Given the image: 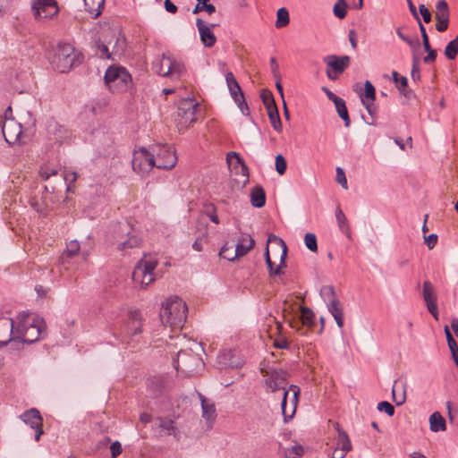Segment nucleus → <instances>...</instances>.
<instances>
[{"instance_id":"nucleus-1","label":"nucleus","mask_w":458,"mask_h":458,"mask_svg":"<svg viewBox=\"0 0 458 458\" xmlns=\"http://www.w3.org/2000/svg\"><path fill=\"white\" fill-rule=\"evenodd\" d=\"M266 384L272 392L284 390L281 403L282 413L284 422H288L295 414L301 389L298 386L291 385L289 390H285L287 381L284 372L273 371Z\"/></svg>"},{"instance_id":"nucleus-2","label":"nucleus","mask_w":458,"mask_h":458,"mask_svg":"<svg viewBox=\"0 0 458 458\" xmlns=\"http://www.w3.org/2000/svg\"><path fill=\"white\" fill-rule=\"evenodd\" d=\"M174 387L172 377L166 374L150 376L145 381V399L148 406L157 410L169 403V393Z\"/></svg>"},{"instance_id":"nucleus-3","label":"nucleus","mask_w":458,"mask_h":458,"mask_svg":"<svg viewBox=\"0 0 458 458\" xmlns=\"http://www.w3.org/2000/svg\"><path fill=\"white\" fill-rule=\"evenodd\" d=\"M287 246L285 242L275 234L268 236L265 251V259L269 270V276L284 275L286 267Z\"/></svg>"},{"instance_id":"nucleus-4","label":"nucleus","mask_w":458,"mask_h":458,"mask_svg":"<svg viewBox=\"0 0 458 458\" xmlns=\"http://www.w3.org/2000/svg\"><path fill=\"white\" fill-rule=\"evenodd\" d=\"M47 326L42 318L35 314L23 316L15 328L20 346L33 344L46 335Z\"/></svg>"},{"instance_id":"nucleus-5","label":"nucleus","mask_w":458,"mask_h":458,"mask_svg":"<svg viewBox=\"0 0 458 458\" xmlns=\"http://www.w3.org/2000/svg\"><path fill=\"white\" fill-rule=\"evenodd\" d=\"M188 307L181 298L175 296L167 299L163 304L159 313L160 320L164 325L174 330L182 329L187 318Z\"/></svg>"},{"instance_id":"nucleus-6","label":"nucleus","mask_w":458,"mask_h":458,"mask_svg":"<svg viewBox=\"0 0 458 458\" xmlns=\"http://www.w3.org/2000/svg\"><path fill=\"white\" fill-rule=\"evenodd\" d=\"M145 159L151 167L171 170L177 163L175 149L167 144H153L145 148Z\"/></svg>"},{"instance_id":"nucleus-7","label":"nucleus","mask_w":458,"mask_h":458,"mask_svg":"<svg viewBox=\"0 0 458 458\" xmlns=\"http://www.w3.org/2000/svg\"><path fill=\"white\" fill-rule=\"evenodd\" d=\"M102 38L97 44L100 57L114 61L120 59L126 47L124 37L113 30H105Z\"/></svg>"},{"instance_id":"nucleus-8","label":"nucleus","mask_w":458,"mask_h":458,"mask_svg":"<svg viewBox=\"0 0 458 458\" xmlns=\"http://www.w3.org/2000/svg\"><path fill=\"white\" fill-rule=\"evenodd\" d=\"M82 55L76 53L74 47L69 43H59L52 60V65L60 72H66L73 66L80 64Z\"/></svg>"},{"instance_id":"nucleus-9","label":"nucleus","mask_w":458,"mask_h":458,"mask_svg":"<svg viewBox=\"0 0 458 458\" xmlns=\"http://www.w3.org/2000/svg\"><path fill=\"white\" fill-rule=\"evenodd\" d=\"M174 367L184 377H193L203 369L204 362L199 354L191 350H184L178 352Z\"/></svg>"},{"instance_id":"nucleus-10","label":"nucleus","mask_w":458,"mask_h":458,"mask_svg":"<svg viewBox=\"0 0 458 458\" xmlns=\"http://www.w3.org/2000/svg\"><path fill=\"white\" fill-rule=\"evenodd\" d=\"M198 107L199 103L195 98H183L179 102L174 123L180 133H183L197 121Z\"/></svg>"},{"instance_id":"nucleus-11","label":"nucleus","mask_w":458,"mask_h":458,"mask_svg":"<svg viewBox=\"0 0 458 458\" xmlns=\"http://www.w3.org/2000/svg\"><path fill=\"white\" fill-rule=\"evenodd\" d=\"M104 79L106 86L113 92L124 91L131 83L130 73L122 66H110L106 70Z\"/></svg>"},{"instance_id":"nucleus-12","label":"nucleus","mask_w":458,"mask_h":458,"mask_svg":"<svg viewBox=\"0 0 458 458\" xmlns=\"http://www.w3.org/2000/svg\"><path fill=\"white\" fill-rule=\"evenodd\" d=\"M152 70L161 76L178 79L185 72V65L181 61L163 55L153 63Z\"/></svg>"},{"instance_id":"nucleus-13","label":"nucleus","mask_w":458,"mask_h":458,"mask_svg":"<svg viewBox=\"0 0 458 458\" xmlns=\"http://www.w3.org/2000/svg\"><path fill=\"white\" fill-rule=\"evenodd\" d=\"M320 294L327 301L328 311L334 317L337 326L342 328L344 327V309L335 294L334 287L331 285L323 286L320 290Z\"/></svg>"},{"instance_id":"nucleus-14","label":"nucleus","mask_w":458,"mask_h":458,"mask_svg":"<svg viewBox=\"0 0 458 458\" xmlns=\"http://www.w3.org/2000/svg\"><path fill=\"white\" fill-rule=\"evenodd\" d=\"M323 61L327 65L326 74L331 81H336L351 64L348 55H330L324 57Z\"/></svg>"},{"instance_id":"nucleus-15","label":"nucleus","mask_w":458,"mask_h":458,"mask_svg":"<svg viewBox=\"0 0 458 458\" xmlns=\"http://www.w3.org/2000/svg\"><path fill=\"white\" fill-rule=\"evenodd\" d=\"M2 133L5 141L9 144H23L26 142V135L21 124L13 118H6L2 124Z\"/></svg>"},{"instance_id":"nucleus-16","label":"nucleus","mask_w":458,"mask_h":458,"mask_svg":"<svg viewBox=\"0 0 458 458\" xmlns=\"http://www.w3.org/2000/svg\"><path fill=\"white\" fill-rule=\"evenodd\" d=\"M13 321L7 317L0 318V346L9 345L11 349H19L20 341L13 330Z\"/></svg>"},{"instance_id":"nucleus-17","label":"nucleus","mask_w":458,"mask_h":458,"mask_svg":"<svg viewBox=\"0 0 458 458\" xmlns=\"http://www.w3.org/2000/svg\"><path fill=\"white\" fill-rule=\"evenodd\" d=\"M31 7L37 20L53 18L59 12L55 0H33Z\"/></svg>"},{"instance_id":"nucleus-18","label":"nucleus","mask_w":458,"mask_h":458,"mask_svg":"<svg viewBox=\"0 0 458 458\" xmlns=\"http://www.w3.org/2000/svg\"><path fill=\"white\" fill-rule=\"evenodd\" d=\"M422 297L429 313L435 319H438L437 296L433 284L426 280L423 282Z\"/></svg>"},{"instance_id":"nucleus-19","label":"nucleus","mask_w":458,"mask_h":458,"mask_svg":"<svg viewBox=\"0 0 458 458\" xmlns=\"http://www.w3.org/2000/svg\"><path fill=\"white\" fill-rule=\"evenodd\" d=\"M20 419L26 424L30 425L31 428L36 430L35 440L38 441L43 434L42 422L43 419L40 412L36 408H31L24 411Z\"/></svg>"},{"instance_id":"nucleus-20","label":"nucleus","mask_w":458,"mask_h":458,"mask_svg":"<svg viewBox=\"0 0 458 458\" xmlns=\"http://www.w3.org/2000/svg\"><path fill=\"white\" fill-rule=\"evenodd\" d=\"M196 25H197L202 44L206 47H214L216 42V37L214 34L212 29L214 27L217 26V24L212 23V24L208 25V24L205 23V21L202 19L198 18L196 21Z\"/></svg>"},{"instance_id":"nucleus-21","label":"nucleus","mask_w":458,"mask_h":458,"mask_svg":"<svg viewBox=\"0 0 458 458\" xmlns=\"http://www.w3.org/2000/svg\"><path fill=\"white\" fill-rule=\"evenodd\" d=\"M334 428L338 434L335 441V446L342 448L343 451L350 452L352 446L347 432L341 428L338 422L334 423Z\"/></svg>"},{"instance_id":"nucleus-22","label":"nucleus","mask_w":458,"mask_h":458,"mask_svg":"<svg viewBox=\"0 0 458 458\" xmlns=\"http://www.w3.org/2000/svg\"><path fill=\"white\" fill-rule=\"evenodd\" d=\"M237 88H233V86L228 87L230 94L242 114H249V107L245 101V98L243 95V92L239 85V83L236 85Z\"/></svg>"},{"instance_id":"nucleus-23","label":"nucleus","mask_w":458,"mask_h":458,"mask_svg":"<svg viewBox=\"0 0 458 458\" xmlns=\"http://www.w3.org/2000/svg\"><path fill=\"white\" fill-rule=\"evenodd\" d=\"M128 327L134 335L141 333V312L140 310L130 311Z\"/></svg>"},{"instance_id":"nucleus-24","label":"nucleus","mask_w":458,"mask_h":458,"mask_svg":"<svg viewBox=\"0 0 458 458\" xmlns=\"http://www.w3.org/2000/svg\"><path fill=\"white\" fill-rule=\"evenodd\" d=\"M250 202L255 208H262L266 203V192L264 189L257 185L250 191Z\"/></svg>"},{"instance_id":"nucleus-25","label":"nucleus","mask_w":458,"mask_h":458,"mask_svg":"<svg viewBox=\"0 0 458 458\" xmlns=\"http://www.w3.org/2000/svg\"><path fill=\"white\" fill-rule=\"evenodd\" d=\"M254 244L255 242L250 236L242 237L234 246V249L239 257H243L254 247Z\"/></svg>"},{"instance_id":"nucleus-26","label":"nucleus","mask_w":458,"mask_h":458,"mask_svg":"<svg viewBox=\"0 0 458 458\" xmlns=\"http://www.w3.org/2000/svg\"><path fill=\"white\" fill-rule=\"evenodd\" d=\"M201 408H202V416L206 420H212L216 416V407L213 402H209L206 399L205 396L199 394Z\"/></svg>"},{"instance_id":"nucleus-27","label":"nucleus","mask_w":458,"mask_h":458,"mask_svg":"<svg viewBox=\"0 0 458 458\" xmlns=\"http://www.w3.org/2000/svg\"><path fill=\"white\" fill-rule=\"evenodd\" d=\"M235 158V161L238 165H240V173L242 176L243 177L242 182L245 184L249 182V169L246 164L244 163L243 159L241 157V156L237 152H229L226 156V160L230 164L231 158Z\"/></svg>"},{"instance_id":"nucleus-28","label":"nucleus","mask_w":458,"mask_h":458,"mask_svg":"<svg viewBox=\"0 0 458 458\" xmlns=\"http://www.w3.org/2000/svg\"><path fill=\"white\" fill-rule=\"evenodd\" d=\"M430 430L433 432L445 431L446 429L445 420L436 411L429 417Z\"/></svg>"},{"instance_id":"nucleus-29","label":"nucleus","mask_w":458,"mask_h":458,"mask_svg":"<svg viewBox=\"0 0 458 458\" xmlns=\"http://www.w3.org/2000/svg\"><path fill=\"white\" fill-rule=\"evenodd\" d=\"M81 245L78 241L72 240L69 242L66 245L65 250L62 254L63 262H66L68 259H72L75 256L80 254Z\"/></svg>"},{"instance_id":"nucleus-30","label":"nucleus","mask_w":458,"mask_h":458,"mask_svg":"<svg viewBox=\"0 0 458 458\" xmlns=\"http://www.w3.org/2000/svg\"><path fill=\"white\" fill-rule=\"evenodd\" d=\"M86 11L98 17L101 13V10L104 7L105 0H83Z\"/></svg>"},{"instance_id":"nucleus-31","label":"nucleus","mask_w":458,"mask_h":458,"mask_svg":"<svg viewBox=\"0 0 458 458\" xmlns=\"http://www.w3.org/2000/svg\"><path fill=\"white\" fill-rule=\"evenodd\" d=\"M436 20H449L450 19V9L445 0H439L436 4Z\"/></svg>"},{"instance_id":"nucleus-32","label":"nucleus","mask_w":458,"mask_h":458,"mask_svg":"<svg viewBox=\"0 0 458 458\" xmlns=\"http://www.w3.org/2000/svg\"><path fill=\"white\" fill-rule=\"evenodd\" d=\"M335 217L340 230L347 236H350L351 231L347 218L339 206L335 208Z\"/></svg>"},{"instance_id":"nucleus-33","label":"nucleus","mask_w":458,"mask_h":458,"mask_svg":"<svg viewBox=\"0 0 458 458\" xmlns=\"http://www.w3.org/2000/svg\"><path fill=\"white\" fill-rule=\"evenodd\" d=\"M361 103L367 101H375L376 99V89L373 84L369 81H366L364 84V91L360 94Z\"/></svg>"},{"instance_id":"nucleus-34","label":"nucleus","mask_w":458,"mask_h":458,"mask_svg":"<svg viewBox=\"0 0 458 458\" xmlns=\"http://www.w3.org/2000/svg\"><path fill=\"white\" fill-rule=\"evenodd\" d=\"M334 104L335 106L338 115L344 120V125L348 127L351 123V120L348 114L345 101L343 98H339Z\"/></svg>"},{"instance_id":"nucleus-35","label":"nucleus","mask_w":458,"mask_h":458,"mask_svg":"<svg viewBox=\"0 0 458 458\" xmlns=\"http://www.w3.org/2000/svg\"><path fill=\"white\" fill-rule=\"evenodd\" d=\"M158 427L160 428V435L170 436L175 435L176 428L174 426V421L168 419H159Z\"/></svg>"},{"instance_id":"nucleus-36","label":"nucleus","mask_w":458,"mask_h":458,"mask_svg":"<svg viewBox=\"0 0 458 458\" xmlns=\"http://www.w3.org/2000/svg\"><path fill=\"white\" fill-rule=\"evenodd\" d=\"M267 114L274 130L276 131L277 132H281L283 130V125L277 107H273L270 108V110H267Z\"/></svg>"},{"instance_id":"nucleus-37","label":"nucleus","mask_w":458,"mask_h":458,"mask_svg":"<svg viewBox=\"0 0 458 458\" xmlns=\"http://www.w3.org/2000/svg\"><path fill=\"white\" fill-rule=\"evenodd\" d=\"M219 256L229 261H233L239 257L234 249V245H229L227 242L222 246Z\"/></svg>"},{"instance_id":"nucleus-38","label":"nucleus","mask_w":458,"mask_h":458,"mask_svg":"<svg viewBox=\"0 0 458 458\" xmlns=\"http://www.w3.org/2000/svg\"><path fill=\"white\" fill-rule=\"evenodd\" d=\"M458 55V35L451 40L445 48V55L449 60H454Z\"/></svg>"},{"instance_id":"nucleus-39","label":"nucleus","mask_w":458,"mask_h":458,"mask_svg":"<svg viewBox=\"0 0 458 458\" xmlns=\"http://www.w3.org/2000/svg\"><path fill=\"white\" fill-rule=\"evenodd\" d=\"M303 446L298 444L291 447L283 448L284 458H299L303 454Z\"/></svg>"},{"instance_id":"nucleus-40","label":"nucleus","mask_w":458,"mask_h":458,"mask_svg":"<svg viewBox=\"0 0 458 458\" xmlns=\"http://www.w3.org/2000/svg\"><path fill=\"white\" fill-rule=\"evenodd\" d=\"M219 357L224 364L232 368H238L242 364L241 360H233L234 357V352L232 350L224 352Z\"/></svg>"},{"instance_id":"nucleus-41","label":"nucleus","mask_w":458,"mask_h":458,"mask_svg":"<svg viewBox=\"0 0 458 458\" xmlns=\"http://www.w3.org/2000/svg\"><path fill=\"white\" fill-rule=\"evenodd\" d=\"M289 21L290 18L288 11L284 7L278 9L276 13V27L278 29L285 27L289 24Z\"/></svg>"},{"instance_id":"nucleus-42","label":"nucleus","mask_w":458,"mask_h":458,"mask_svg":"<svg viewBox=\"0 0 458 458\" xmlns=\"http://www.w3.org/2000/svg\"><path fill=\"white\" fill-rule=\"evenodd\" d=\"M209 0H197V4L193 9V13H198L199 12L205 11L208 14H212L216 12V6L212 4H208Z\"/></svg>"},{"instance_id":"nucleus-43","label":"nucleus","mask_w":458,"mask_h":458,"mask_svg":"<svg viewBox=\"0 0 458 458\" xmlns=\"http://www.w3.org/2000/svg\"><path fill=\"white\" fill-rule=\"evenodd\" d=\"M301 311L302 324L309 327H313L315 324V322H314L315 315H314L313 311L308 307H302Z\"/></svg>"},{"instance_id":"nucleus-44","label":"nucleus","mask_w":458,"mask_h":458,"mask_svg":"<svg viewBox=\"0 0 458 458\" xmlns=\"http://www.w3.org/2000/svg\"><path fill=\"white\" fill-rule=\"evenodd\" d=\"M143 258L139 259L135 269L132 273V280L135 282V284H138L140 287H142L143 285Z\"/></svg>"},{"instance_id":"nucleus-45","label":"nucleus","mask_w":458,"mask_h":458,"mask_svg":"<svg viewBox=\"0 0 458 458\" xmlns=\"http://www.w3.org/2000/svg\"><path fill=\"white\" fill-rule=\"evenodd\" d=\"M143 155V148L140 147L138 150H135L133 153V158L131 161L132 168L136 172H140L142 170L143 160L141 156Z\"/></svg>"},{"instance_id":"nucleus-46","label":"nucleus","mask_w":458,"mask_h":458,"mask_svg":"<svg viewBox=\"0 0 458 458\" xmlns=\"http://www.w3.org/2000/svg\"><path fill=\"white\" fill-rule=\"evenodd\" d=\"M333 12L337 18H345L347 14V4L345 0H338L337 3L334 5Z\"/></svg>"},{"instance_id":"nucleus-47","label":"nucleus","mask_w":458,"mask_h":458,"mask_svg":"<svg viewBox=\"0 0 458 458\" xmlns=\"http://www.w3.org/2000/svg\"><path fill=\"white\" fill-rule=\"evenodd\" d=\"M260 98L262 99L264 106L267 108V111L270 110V108L276 107L274 97L269 90L263 89L260 94Z\"/></svg>"},{"instance_id":"nucleus-48","label":"nucleus","mask_w":458,"mask_h":458,"mask_svg":"<svg viewBox=\"0 0 458 458\" xmlns=\"http://www.w3.org/2000/svg\"><path fill=\"white\" fill-rule=\"evenodd\" d=\"M208 243V231L205 230L199 235L192 243V249L196 251H202L204 244Z\"/></svg>"},{"instance_id":"nucleus-49","label":"nucleus","mask_w":458,"mask_h":458,"mask_svg":"<svg viewBox=\"0 0 458 458\" xmlns=\"http://www.w3.org/2000/svg\"><path fill=\"white\" fill-rule=\"evenodd\" d=\"M399 84H397V89L401 94H403L406 98H410L412 95V90L408 89V80L404 76H401L399 80Z\"/></svg>"},{"instance_id":"nucleus-50","label":"nucleus","mask_w":458,"mask_h":458,"mask_svg":"<svg viewBox=\"0 0 458 458\" xmlns=\"http://www.w3.org/2000/svg\"><path fill=\"white\" fill-rule=\"evenodd\" d=\"M396 34L403 41L407 43L411 48H416L420 46V41L418 38L416 37L415 38L412 39L410 37L404 35L402 31V28L399 27L396 29Z\"/></svg>"},{"instance_id":"nucleus-51","label":"nucleus","mask_w":458,"mask_h":458,"mask_svg":"<svg viewBox=\"0 0 458 458\" xmlns=\"http://www.w3.org/2000/svg\"><path fill=\"white\" fill-rule=\"evenodd\" d=\"M304 242L306 247L310 251H317L318 250V244H317V238L316 235L312 233H307L304 236Z\"/></svg>"},{"instance_id":"nucleus-52","label":"nucleus","mask_w":458,"mask_h":458,"mask_svg":"<svg viewBox=\"0 0 458 458\" xmlns=\"http://www.w3.org/2000/svg\"><path fill=\"white\" fill-rule=\"evenodd\" d=\"M140 245V239L137 238L135 236H131L126 242H122L119 245V249L122 250H125L126 249L139 247Z\"/></svg>"},{"instance_id":"nucleus-53","label":"nucleus","mask_w":458,"mask_h":458,"mask_svg":"<svg viewBox=\"0 0 458 458\" xmlns=\"http://www.w3.org/2000/svg\"><path fill=\"white\" fill-rule=\"evenodd\" d=\"M287 168V163L285 158L281 155L278 154L276 157V170L280 174L283 175Z\"/></svg>"},{"instance_id":"nucleus-54","label":"nucleus","mask_w":458,"mask_h":458,"mask_svg":"<svg viewBox=\"0 0 458 458\" xmlns=\"http://www.w3.org/2000/svg\"><path fill=\"white\" fill-rule=\"evenodd\" d=\"M377 409L379 411H385L390 417H392L394 414V406L386 401L378 403Z\"/></svg>"},{"instance_id":"nucleus-55","label":"nucleus","mask_w":458,"mask_h":458,"mask_svg":"<svg viewBox=\"0 0 458 458\" xmlns=\"http://www.w3.org/2000/svg\"><path fill=\"white\" fill-rule=\"evenodd\" d=\"M411 76L414 81L420 80V70L419 66V60L416 56L412 59V67L411 72Z\"/></svg>"},{"instance_id":"nucleus-56","label":"nucleus","mask_w":458,"mask_h":458,"mask_svg":"<svg viewBox=\"0 0 458 458\" xmlns=\"http://www.w3.org/2000/svg\"><path fill=\"white\" fill-rule=\"evenodd\" d=\"M335 181L341 184L344 189L348 188L344 171L341 167L336 168Z\"/></svg>"},{"instance_id":"nucleus-57","label":"nucleus","mask_w":458,"mask_h":458,"mask_svg":"<svg viewBox=\"0 0 458 458\" xmlns=\"http://www.w3.org/2000/svg\"><path fill=\"white\" fill-rule=\"evenodd\" d=\"M58 171L56 169L49 170L48 167L42 166L39 170V174L43 180H47L51 176L56 175Z\"/></svg>"},{"instance_id":"nucleus-58","label":"nucleus","mask_w":458,"mask_h":458,"mask_svg":"<svg viewBox=\"0 0 458 458\" xmlns=\"http://www.w3.org/2000/svg\"><path fill=\"white\" fill-rule=\"evenodd\" d=\"M110 451L112 458H116L118 455H120L123 451L122 445L120 444V442H113L110 445Z\"/></svg>"},{"instance_id":"nucleus-59","label":"nucleus","mask_w":458,"mask_h":458,"mask_svg":"<svg viewBox=\"0 0 458 458\" xmlns=\"http://www.w3.org/2000/svg\"><path fill=\"white\" fill-rule=\"evenodd\" d=\"M273 345H274V347H276L277 349H283V350H287L290 348V344H289L288 341L286 340V338L281 337V336L276 338L274 341Z\"/></svg>"},{"instance_id":"nucleus-60","label":"nucleus","mask_w":458,"mask_h":458,"mask_svg":"<svg viewBox=\"0 0 458 458\" xmlns=\"http://www.w3.org/2000/svg\"><path fill=\"white\" fill-rule=\"evenodd\" d=\"M420 13L423 18L424 22L428 23L431 21V13L424 4L419 5Z\"/></svg>"},{"instance_id":"nucleus-61","label":"nucleus","mask_w":458,"mask_h":458,"mask_svg":"<svg viewBox=\"0 0 458 458\" xmlns=\"http://www.w3.org/2000/svg\"><path fill=\"white\" fill-rule=\"evenodd\" d=\"M425 51L428 53V55L423 58L424 63L429 64L435 62L437 58V51L432 47H429V49H425Z\"/></svg>"},{"instance_id":"nucleus-62","label":"nucleus","mask_w":458,"mask_h":458,"mask_svg":"<svg viewBox=\"0 0 458 458\" xmlns=\"http://www.w3.org/2000/svg\"><path fill=\"white\" fill-rule=\"evenodd\" d=\"M449 20H436V30L438 32H444L448 29Z\"/></svg>"},{"instance_id":"nucleus-63","label":"nucleus","mask_w":458,"mask_h":458,"mask_svg":"<svg viewBox=\"0 0 458 458\" xmlns=\"http://www.w3.org/2000/svg\"><path fill=\"white\" fill-rule=\"evenodd\" d=\"M365 108L367 109L369 115H371L373 118L377 114V107L374 105V101H367L365 103H362Z\"/></svg>"},{"instance_id":"nucleus-64","label":"nucleus","mask_w":458,"mask_h":458,"mask_svg":"<svg viewBox=\"0 0 458 458\" xmlns=\"http://www.w3.org/2000/svg\"><path fill=\"white\" fill-rule=\"evenodd\" d=\"M348 452L343 451L342 448H338L335 446L331 454H329L330 458H344Z\"/></svg>"}]
</instances>
